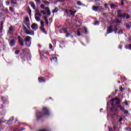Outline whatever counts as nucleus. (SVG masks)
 I'll return each mask as SVG.
<instances>
[{
  "label": "nucleus",
  "mask_w": 131,
  "mask_h": 131,
  "mask_svg": "<svg viewBox=\"0 0 131 131\" xmlns=\"http://www.w3.org/2000/svg\"><path fill=\"white\" fill-rule=\"evenodd\" d=\"M50 114L49 109L46 107H43L42 110V112H38L36 115L37 119H39L43 116H48Z\"/></svg>",
  "instance_id": "f257e3e1"
},
{
  "label": "nucleus",
  "mask_w": 131,
  "mask_h": 131,
  "mask_svg": "<svg viewBox=\"0 0 131 131\" xmlns=\"http://www.w3.org/2000/svg\"><path fill=\"white\" fill-rule=\"evenodd\" d=\"M92 9L95 12H98V13H100V12H102L103 11V7L102 6H93L92 7Z\"/></svg>",
  "instance_id": "f03ea898"
},
{
  "label": "nucleus",
  "mask_w": 131,
  "mask_h": 131,
  "mask_svg": "<svg viewBox=\"0 0 131 131\" xmlns=\"http://www.w3.org/2000/svg\"><path fill=\"white\" fill-rule=\"evenodd\" d=\"M66 12L67 13V15H68V16H72L73 17H74L76 11H73L71 10H68V9H66Z\"/></svg>",
  "instance_id": "7ed1b4c3"
},
{
  "label": "nucleus",
  "mask_w": 131,
  "mask_h": 131,
  "mask_svg": "<svg viewBox=\"0 0 131 131\" xmlns=\"http://www.w3.org/2000/svg\"><path fill=\"white\" fill-rule=\"evenodd\" d=\"M24 30L25 32L27 33V34L32 35H34V31H30L29 30H28V29H27V28H26V27H24Z\"/></svg>",
  "instance_id": "20e7f679"
},
{
  "label": "nucleus",
  "mask_w": 131,
  "mask_h": 131,
  "mask_svg": "<svg viewBox=\"0 0 131 131\" xmlns=\"http://www.w3.org/2000/svg\"><path fill=\"white\" fill-rule=\"evenodd\" d=\"M30 36H27L25 38V41L26 42V45L27 46V47H30V43L28 44V42H29V41H30Z\"/></svg>",
  "instance_id": "39448f33"
},
{
  "label": "nucleus",
  "mask_w": 131,
  "mask_h": 131,
  "mask_svg": "<svg viewBox=\"0 0 131 131\" xmlns=\"http://www.w3.org/2000/svg\"><path fill=\"white\" fill-rule=\"evenodd\" d=\"M14 31H15V27H13V26H10L8 33V34H14Z\"/></svg>",
  "instance_id": "423d86ee"
},
{
  "label": "nucleus",
  "mask_w": 131,
  "mask_h": 131,
  "mask_svg": "<svg viewBox=\"0 0 131 131\" xmlns=\"http://www.w3.org/2000/svg\"><path fill=\"white\" fill-rule=\"evenodd\" d=\"M32 29L34 30V31H35L37 29H38V26L37 25V24L33 23L31 25V26Z\"/></svg>",
  "instance_id": "0eeeda50"
},
{
  "label": "nucleus",
  "mask_w": 131,
  "mask_h": 131,
  "mask_svg": "<svg viewBox=\"0 0 131 131\" xmlns=\"http://www.w3.org/2000/svg\"><path fill=\"white\" fill-rule=\"evenodd\" d=\"M17 39H13L10 40L9 41V45L11 47H14L15 46V43H16V41Z\"/></svg>",
  "instance_id": "6e6552de"
},
{
  "label": "nucleus",
  "mask_w": 131,
  "mask_h": 131,
  "mask_svg": "<svg viewBox=\"0 0 131 131\" xmlns=\"http://www.w3.org/2000/svg\"><path fill=\"white\" fill-rule=\"evenodd\" d=\"M113 32V27L112 26H110L107 28L106 33L107 34H109V33H111Z\"/></svg>",
  "instance_id": "1a4fd4ad"
},
{
  "label": "nucleus",
  "mask_w": 131,
  "mask_h": 131,
  "mask_svg": "<svg viewBox=\"0 0 131 131\" xmlns=\"http://www.w3.org/2000/svg\"><path fill=\"white\" fill-rule=\"evenodd\" d=\"M17 38H18V42H19L20 46L23 47V46H24V43L23 39H22V38L20 36H18L17 37Z\"/></svg>",
  "instance_id": "9d476101"
},
{
  "label": "nucleus",
  "mask_w": 131,
  "mask_h": 131,
  "mask_svg": "<svg viewBox=\"0 0 131 131\" xmlns=\"http://www.w3.org/2000/svg\"><path fill=\"white\" fill-rule=\"evenodd\" d=\"M112 101L116 102V105H119V104H120V102H121L120 99H117V98H113Z\"/></svg>",
  "instance_id": "9b49d317"
},
{
  "label": "nucleus",
  "mask_w": 131,
  "mask_h": 131,
  "mask_svg": "<svg viewBox=\"0 0 131 131\" xmlns=\"http://www.w3.org/2000/svg\"><path fill=\"white\" fill-rule=\"evenodd\" d=\"M122 18H124L125 19H129V15L128 13H124L122 15Z\"/></svg>",
  "instance_id": "f8f14e48"
},
{
  "label": "nucleus",
  "mask_w": 131,
  "mask_h": 131,
  "mask_svg": "<svg viewBox=\"0 0 131 131\" xmlns=\"http://www.w3.org/2000/svg\"><path fill=\"white\" fill-rule=\"evenodd\" d=\"M29 4L30 5L31 7L34 10H36V6H35V4H34V3L31 2L29 3Z\"/></svg>",
  "instance_id": "ddd939ff"
},
{
  "label": "nucleus",
  "mask_w": 131,
  "mask_h": 131,
  "mask_svg": "<svg viewBox=\"0 0 131 131\" xmlns=\"http://www.w3.org/2000/svg\"><path fill=\"white\" fill-rule=\"evenodd\" d=\"M122 11L121 10H118L117 11V16L118 17H119V18H122Z\"/></svg>",
  "instance_id": "4468645a"
},
{
  "label": "nucleus",
  "mask_w": 131,
  "mask_h": 131,
  "mask_svg": "<svg viewBox=\"0 0 131 131\" xmlns=\"http://www.w3.org/2000/svg\"><path fill=\"white\" fill-rule=\"evenodd\" d=\"M45 11L47 12L49 16H51V11H50V8L49 7H46L45 8Z\"/></svg>",
  "instance_id": "2eb2a0df"
},
{
  "label": "nucleus",
  "mask_w": 131,
  "mask_h": 131,
  "mask_svg": "<svg viewBox=\"0 0 131 131\" xmlns=\"http://www.w3.org/2000/svg\"><path fill=\"white\" fill-rule=\"evenodd\" d=\"M25 24H29V17L28 16H27L26 18H25V21H24Z\"/></svg>",
  "instance_id": "dca6fc26"
},
{
  "label": "nucleus",
  "mask_w": 131,
  "mask_h": 131,
  "mask_svg": "<svg viewBox=\"0 0 131 131\" xmlns=\"http://www.w3.org/2000/svg\"><path fill=\"white\" fill-rule=\"evenodd\" d=\"M52 58L55 61V62H57V61H58V58H57V56H56V55L54 54L52 55Z\"/></svg>",
  "instance_id": "f3484780"
},
{
  "label": "nucleus",
  "mask_w": 131,
  "mask_h": 131,
  "mask_svg": "<svg viewBox=\"0 0 131 131\" xmlns=\"http://www.w3.org/2000/svg\"><path fill=\"white\" fill-rule=\"evenodd\" d=\"M40 29L41 31H42L44 33H47V32L46 31V29H45V27H40Z\"/></svg>",
  "instance_id": "a211bd4d"
},
{
  "label": "nucleus",
  "mask_w": 131,
  "mask_h": 131,
  "mask_svg": "<svg viewBox=\"0 0 131 131\" xmlns=\"http://www.w3.org/2000/svg\"><path fill=\"white\" fill-rule=\"evenodd\" d=\"M38 81H39V82H43L45 81V79H43V78H39Z\"/></svg>",
  "instance_id": "6ab92c4d"
},
{
  "label": "nucleus",
  "mask_w": 131,
  "mask_h": 131,
  "mask_svg": "<svg viewBox=\"0 0 131 131\" xmlns=\"http://www.w3.org/2000/svg\"><path fill=\"white\" fill-rule=\"evenodd\" d=\"M59 11V9L57 7H56L53 11L52 13H57Z\"/></svg>",
  "instance_id": "aec40b11"
},
{
  "label": "nucleus",
  "mask_w": 131,
  "mask_h": 131,
  "mask_svg": "<svg viewBox=\"0 0 131 131\" xmlns=\"http://www.w3.org/2000/svg\"><path fill=\"white\" fill-rule=\"evenodd\" d=\"M27 10L28 11L29 15H31V9H30V8L27 7Z\"/></svg>",
  "instance_id": "412c9836"
},
{
  "label": "nucleus",
  "mask_w": 131,
  "mask_h": 131,
  "mask_svg": "<svg viewBox=\"0 0 131 131\" xmlns=\"http://www.w3.org/2000/svg\"><path fill=\"white\" fill-rule=\"evenodd\" d=\"M45 22L47 25H49V20L48 19V18L47 17V16L45 17Z\"/></svg>",
  "instance_id": "4be33fe9"
},
{
  "label": "nucleus",
  "mask_w": 131,
  "mask_h": 131,
  "mask_svg": "<svg viewBox=\"0 0 131 131\" xmlns=\"http://www.w3.org/2000/svg\"><path fill=\"white\" fill-rule=\"evenodd\" d=\"M11 3L13 5H16L17 4V0H11Z\"/></svg>",
  "instance_id": "5701e85b"
},
{
  "label": "nucleus",
  "mask_w": 131,
  "mask_h": 131,
  "mask_svg": "<svg viewBox=\"0 0 131 131\" xmlns=\"http://www.w3.org/2000/svg\"><path fill=\"white\" fill-rule=\"evenodd\" d=\"M40 27H45V23L42 20H40Z\"/></svg>",
  "instance_id": "b1692460"
},
{
  "label": "nucleus",
  "mask_w": 131,
  "mask_h": 131,
  "mask_svg": "<svg viewBox=\"0 0 131 131\" xmlns=\"http://www.w3.org/2000/svg\"><path fill=\"white\" fill-rule=\"evenodd\" d=\"M35 19L36 20V21H38V22H39V21H40V17H39L35 15Z\"/></svg>",
  "instance_id": "393cba45"
},
{
  "label": "nucleus",
  "mask_w": 131,
  "mask_h": 131,
  "mask_svg": "<svg viewBox=\"0 0 131 131\" xmlns=\"http://www.w3.org/2000/svg\"><path fill=\"white\" fill-rule=\"evenodd\" d=\"M111 104H112V106H114L115 105H116V101H113L112 99Z\"/></svg>",
  "instance_id": "a878e982"
},
{
  "label": "nucleus",
  "mask_w": 131,
  "mask_h": 131,
  "mask_svg": "<svg viewBox=\"0 0 131 131\" xmlns=\"http://www.w3.org/2000/svg\"><path fill=\"white\" fill-rule=\"evenodd\" d=\"M35 15L38 16V17H41V14L38 12H36L35 13Z\"/></svg>",
  "instance_id": "bb28decb"
},
{
  "label": "nucleus",
  "mask_w": 131,
  "mask_h": 131,
  "mask_svg": "<svg viewBox=\"0 0 131 131\" xmlns=\"http://www.w3.org/2000/svg\"><path fill=\"white\" fill-rule=\"evenodd\" d=\"M119 34H123V30H120V31L118 32Z\"/></svg>",
  "instance_id": "cd10ccee"
},
{
  "label": "nucleus",
  "mask_w": 131,
  "mask_h": 131,
  "mask_svg": "<svg viewBox=\"0 0 131 131\" xmlns=\"http://www.w3.org/2000/svg\"><path fill=\"white\" fill-rule=\"evenodd\" d=\"M43 3L45 5H50V2L48 1H43Z\"/></svg>",
  "instance_id": "c85d7f7f"
},
{
  "label": "nucleus",
  "mask_w": 131,
  "mask_h": 131,
  "mask_svg": "<svg viewBox=\"0 0 131 131\" xmlns=\"http://www.w3.org/2000/svg\"><path fill=\"white\" fill-rule=\"evenodd\" d=\"M9 11H11L12 12H14V8L12 7L9 8Z\"/></svg>",
  "instance_id": "c756f323"
},
{
  "label": "nucleus",
  "mask_w": 131,
  "mask_h": 131,
  "mask_svg": "<svg viewBox=\"0 0 131 131\" xmlns=\"http://www.w3.org/2000/svg\"><path fill=\"white\" fill-rule=\"evenodd\" d=\"M40 7V8H41V9H45V5L41 4Z\"/></svg>",
  "instance_id": "7c9ffc66"
},
{
  "label": "nucleus",
  "mask_w": 131,
  "mask_h": 131,
  "mask_svg": "<svg viewBox=\"0 0 131 131\" xmlns=\"http://www.w3.org/2000/svg\"><path fill=\"white\" fill-rule=\"evenodd\" d=\"M119 107L120 108V110H122V111H123L124 110V107H123L121 106H119Z\"/></svg>",
  "instance_id": "2f4dec72"
},
{
  "label": "nucleus",
  "mask_w": 131,
  "mask_h": 131,
  "mask_svg": "<svg viewBox=\"0 0 131 131\" xmlns=\"http://www.w3.org/2000/svg\"><path fill=\"white\" fill-rule=\"evenodd\" d=\"M124 114H128V111H127V110H124Z\"/></svg>",
  "instance_id": "473e14b6"
},
{
  "label": "nucleus",
  "mask_w": 131,
  "mask_h": 131,
  "mask_svg": "<svg viewBox=\"0 0 131 131\" xmlns=\"http://www.w3.org/2000/svg\"><path fill=\"white\" fill-rule=\"evenodd\" d=\"M126 47L128 49H131V45L130 44L127 45Z\"/></svg>",
  "instance_id": "72a5a7b5"
},
{
  "label": "nucleus",
  "mask_w": 131,
  "mask_h": 131,
  "mask_svg": "<svg viewBox=\"0 0 131 131\" xmlns=\"http://www.w3.org/2000/svg\"><path fill=\"white\" fill-rule=\"evenodd\" d=\"M126 27L127 29H130V26L129 25H127L126 26Z\"/></svg>",
  "instance_id": "f704fd0d"
},
{
  "label": "nucleus",
  "mask_w": 131,
  "mask_h": 131,
  "mask_svg": "<svg viewBox=\"0 0 131 131\" xmlns=\"http://www.w3.org/2000/svg\"><path fill=\"white\" fill-rule=\"evenodd\" d=\"M77 4L78 6H81V2L80 1H78Z\"/></svg>",
  "instance_id": "c9c22d12"
},
{
  "label": "nucleus",
  "mask_w": 131,
  "mask_h": 131,
  "mask_svg": "<svg viewBox=\"0 0 131 131\" xmlns=\"http://www.w3.org/2000/svg\"><path fill=\"white\" fill-rule=\"evenodd\" d=\"M126 130H128V131H131V128L130 127H126Z\"/></svg>",
  "instance_id": "e433bc0d"
},
{
  "label": "nucleus",
  "mask_w": 131,
  "mask_h": 131,
  "mask_svg": "<svg viewBox=\"0 0 131 131\" xmlns=\"http://www.w3.org/2000/svg\"><path fill=\"white\" fill-rule=\"evenodd\" d=\"M115 6V5L114 4H111V9H113V8H114Z\"/></svg>",
  "instance_id": "4c0bfd02"
},
{
  "label": "nucleus",
  "mask_w": 131,
  "mask_h": 131,
  "mask_svg": "<svg viewBox=\"0 0 131 131\" xmlns=\"http://www.w3.org/2000/svg\"><path fill=\"white\" fill-rule=\"evenodd\" d=\"M116 23H121V20L116 19Z\"/></svg>",
  "instance_id": "58836bf2"
},
{
  "label": "nucleus",
  "mask_w": 131,
  "mask_h": 131,
  "mask_svg": "<svg viewBox=\"0 0 131 131\" xmlns=\"http://www.w3.org/2000/svg\"><path fill=\"white\" fill-rule=\"evenodd\" d=\"M20 52V51H19V50H16V51H15V54H16V55H18V54H19V52Z\"/></svg>",
  "instance_id": "ea45409f"
},
{
  "label": "nucleus",
  "mask_w": 131,
  "mask_h": 131,
  "mask_svg": "<svg viewBox=\"0 0 131 131\" xmlns=\"http://www.w3.org/2000/svg\"><path fill=\"white\" fill-rule=\"evenodd\" d=\"M77 35L78 36H80V32H79V31H77Z\"/></svg>",
  "instance_id": "a19ab883"
},
{
  "label": "nucleus",
  "mask_w": 131,
  "mask_h": 131,
  "mask_svg": "<svg viewBox=\"0 0 131 131\" xmlns=\"http://www.w3.org/2000/svg\"><path fill=\"white\" fill-rule=\"evenodd\" d=\"M6 4L7 6H9V5H10V2L9 1H6Z\"/></svg>",
  "instance_id": "79ce46f5"
},
{
  "label": "nucleus",
  "mask_w": 131,
  "mask_h": 131,
  "mask_svg": "<svg viewBox=\"0 0 131 131\" xmlns=\"http://www.w3.org/2000/svg\"><path fill=\"white\" fill-rule=\"evenodd\" d=\"M49 48L50 49H53V45H52V44L49 45Z\"/></svg>",
  "instance_id": "37998d69"
},
{
  "label": "nucleus",
  "mask_w": 131,
  "mask_h": 131,
  "mask_svg": "<svg viewBox=\"0 0 131 131\" xmlns=\"http://www.w3.org/2000/svg\"><path fill=\"white\" fill-rule=\"evenodd\" d=\"M104 7L107 9L108 8V4H104Z\"/></svg>",
  "instance_id": "c03bdc74"
},
{
  "label": "nucleus",
  "mask_w": 131,
  "mask_h": 131,
  "mask_svg": "<svg viewBox=\"0 0 131 131\" xmlns=\"http://www.w3.org/2000/svg\"><path fill=\"white\" fill-rule=\"evenodd\" d=\"M26 25H27V26L28 28H30V26H29V25H30V23H29V24H26Z\"/></svg>",
  "instance_id": "a18cd8bd"
},
{
  "label": "nucleus",
  "mask_w": 131,
  "mask_h": 131,
  "mask_svg": "<svg viewBox=\"0 0 131 131\" xmlns=\"http://www.w3.org/2000/svg\"><path fill=\"white\" fill-rule=\"evenodd\" d=\"M99 24V21H96L95 23H94V25H98Z\"/></svg>",
  "instance_id": "49530a36"
},
{
  "label": "nucleus",
  "mask_w": 131,
  "mask_h": 131,
  "mask_svg": "<svg viewBox=\"0 0 131 131\" xmlns=\"http://www.w3.org/2000/svg\"><path fill=\"white\" fill-rule=\"evenodd\" d=\"M35 10V12H36V13H38L39 12V9H36V10Z\"/></svg>",
  "instance_id": "de8ad7c7"
},
{
  "label": "nucleus",
  "mask_w": 131,
  "mask_h": 131,
  "mask_svg": "<svg viewBox=\"0 0 131 131\" xmlns=\"http://www.w3.org/2000/svg\"><path fill=\"white\" fill-rule=\"evenodd\" d=\"M124 90V89H123L122 87H121V88H120V91H121V92H123Z\"/></svg>",
  "instance_id": "09e8293b"
},
{
  "label": "nucleus",
  "mask_w": 131,
  "mask_h": 131,
  "mask_svg": "<svg viewBox=\"0 0 131 131\" xmlns=\"http://www.w3.org/2000/svg\"><path fill=\"white\" fill-rule=\"evenodd\" d=\"M41 13H42V14H43V15H46V12H45V11H42Z\"/></svg>",
  "instance_id": "8fccbe9b"
},
{
  "label": "nucleus",
  "mask_w": 131,
  "mask_h": 131,
  "mask_svg": "<svg viewBox=\"0 0 131 131\" xmlns=\"http://www.w3.org/2000/svg\"><path fill=\"white\" fill-rule=\"evenodd\" d=\"M85 33H88V29L84 28Z\"/></svg>",
  "instance_id": "3c124183"
},
{
  "label": "nucleus",
  "mask_w": 131,
  "mask_h": 131,
  "mask_svg": "<svg viewBox=\"0 0 131 131\" xmlns=\"http://www.w3.org/2000/svg\"><path fill=\"white\" fill-rule=\"evenodd\" d=\"M122 120H123V119H122V118H120L119 121L121 122L122 121Z\"/></svg>",
  "instance_id": "603ef678"
},
{
  "label": "nucleus",
  "mask_w": 131,
  "mask_h": 131,
  "mask_svg": "<svg viewBox=\"0 0 131 131\" xmlns=\"http://www.w3.org/2000/svg\"><path fill=\"white\" fill-rule=\"evenodd\" d=\"M121 6H123V1H122L121 3Z\"/></svg>",
  "instance_id": "864d4df0"
},
{
  "label": "nucleus",
  "mask_w": 131,
  "mask_h": 131,
  "mask_svg": "<svg viewBox=\"0 0 131 131\" xmlns=\"http://www.w3.org/2000/svg\"><path fill=\"white\" fill-rule=\"evenodd\" d=\"M116 32H117V28H116V29H115V33H116Z\"/></svg>",
  "instance_id": "5fc2aeb1"
},
{
  "label": "nucleus",
  "mask_w": 131,
  "mask_h": 131,
  "mask_svg": "<svg viewBox=\"0 0 131 131\" xmlns=\"http://www.w3.org/2000/svg\"><path fill=\"white\" fill-rule=\"evenodd\" d=\"M59 2H64L65 0H58Z\"/></svg>",
  "instance_id": "6e6d98bb"
},
{
  "label": "nucleus",
  "mask_w": 131,
  "mask_h": 131,
  "mask_svg": "<svg viewBox=\"0 0 131 131\" xmlns=\"http://www.w3.org/2000/svg\"><path fill=\"white\" fill-rule=\"evenodd\" d=\"M103 16H105V17L107 16V15H106V13H103Z\"/></svg>",
  "instance_id": "4d7b16f0"
},
{
  "label": "nucleus",
  "mask_w": 131,
  "mask_h": 131,
  "mask_svg": "<svg viewBox=\"0 0 131 131\" xmlns=\"http://www.w3.org/2000/svg\"><path fill=\"white\" fill-rule=\"evenodd\" d=\"M38 46V47H39V48H41V45H40L39 44Z\"/></svg>",
  "instance_id": "13d9d810"
},
{
  "label": "nucleus",
  "mask_w": 131,
  "mask_h": 131,
  "mask_svg": "<svg viewBox=\"0 0 131 131\" xmlns=\"http://www.w3.org/2000/svg\"><path fill=\"white\" fill-rule=\"evenodd\" d=\"M101 0H95V2H100Z\"/></svg>",
  "instance_id": "bf43d9fd"
},
{
  "label": "nucleus",
  "mask_w": 131,
  "mask_h": 131,
  "mask_svg": "<svg viewBox=\"0 0 131 131\" xmlns=\"http://www.w3.org/2000/svg\"><path fill=\"white\" fill-rule=\"evenodd\" d=\"M125 105H126V106H128V104H127V102L125 103Z\"/></svg>",
  "instance_id": "052dcab7"
},
{
  "label": "nucleus",
  "mask_w": 131,
  "mask_h": 131,
  "mask_svg": "<svg viewBox=\"0 0 131 131\" xmlns=\"http://www.w3.org/2000/svg\"><path fill=\"white\" fill-rule=\"evenodd\" d=\"M118 82H119V83H120V81H119Z\"/></svg>",
  "instance_id": "680f3d73"
},
{
  "label": "nucleus",
  "mask_w": 131,
  "mask_h": 131,
  "mask_svg": "<svg viewBox=\"0 0 131 131\" xmlns=\"http://www.w3.org/2000/svg\"><path fill=\"white\" fill-rule=\"evenodd\" d=\"M0 43H2V41H0Z\"/></svg>",
  "instance_id": "e2e57ef3"
},
{
  "label": "nucleus",
  "mask_w": 131,
  "mask_h": 131,
  "mask_svg": "<svg viewBox=\"0 0 131 131\" xmlns=\"http://www.w3.org/2000/svg\"><path fill=\"white\" fill-rule=\"evenodd\" d=\"M1 123H2V122H0V125H1Z\"/></svg>",
  "instance_id": "0e129e2a"
},
{
  "label": "nucleus",
  "mask_w": 131,
  "mask_h": 131,
  "mask_svg": "<svg viewBox=\"0 0 131 131\" xmlns=\"http://www.w3.org/2000/svg\"><path fill=\"white\" fill-rule=\"evenodd\" d=\"M49 1H53V0H49Z\"/></svg>",
  "instance_id": "69168bd1"
},
{
  "label": "nucleus",
  "mask_w": 131,
  "mask_h": 131,
  "mask_svg": "<svg viewBox=\"0 0 131 131\" xmlns=\"http://www.w3.org/2000/svg\"><path fill=\"white\" fill-rule=\"evenodd\" d=\"M35 1H37V0H35Z\"/></svg>",
  "instance_id": "338daca9"
}]
</instances>
